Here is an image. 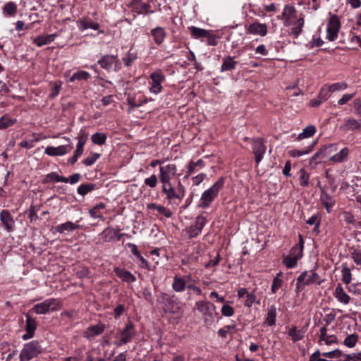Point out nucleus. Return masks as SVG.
Wrapping results in <instances>:
<instances>
[{
	"mask_svg": "<svg viewBox=\"0 0 361 361\" xmlns=\"http://www.w3.org/2000/svg\"><path fill=\"white\" fill-rule=\"evenodd\" d=\"M350 150L348 147L338 149V144L329 143L322 146L310 159L309 164L314 168L322 159L329 157L332 164H341L347 161Z\"/></svg>",
	"mask_w": 361,
	"mask_h": 361,
	"instance_id": "nucleus-1",
	"label": "nucleus"
},
{
	"mask_svg": "<svg viewBox=\"0 0 361 361\" xmlns=\"http://www.w3.org/2000/svg\"><path fill=\"white\" fill-rule=\"evenodd\" d=\"M224 183L225 178L221 177L209 188L204 190L200 198L198 207L202 209L209 208L224 188Z\"/></svg>",
	"mask_w": 361,
	"mask_h": 361,
	"instance_id": "nucleus-2",
	"label": "nucleus"
},
{
	"mask_svg": "<svg viewBox=\"0 0 361 361\" xmlns=\"http://www.w3.org/2000/svg\"><path fill=\"white\" fill-rule=\"evenodd\" d=\"M324 281L314 269L302 271L297 278L295 291L300 292L306 286L320 285Z\"/></svg>",
	"mask_w": 361,
	"mask_h": 361,
	"instance_id": "nucleus-3",
	"label": "nucleus"
},
{
	"mask_svg": "<svg viewBox=\"0 0 361 361\" xmlns=\"http://www.w3.org/2000/svg\"><path fill=\"white\" fill-rule=\"evenodd\" d=\"M161 190L166 195L167 200L171 202L173 200L181 201L185 196V188L180 180H178L176 185H173L171 182L161 183Z\"/></svg>",
	"mask_w": 361,
	"mask_h": 361,
	"instance_id": "nucleus-4",
	"label": "nucleus"
},
{
	"mask_svg": "<svg viewBox=\"0 0 361 361\" xmlns=\"http://www.w3.org/2000/svg\"><path fill=\"white\" fill-rule=\"evenodd\" d=\"M195 307L202 314L206 324L211 325L214 322L216 314L214 305L207 300H200L195 302Z\"/></svg>",
	"mask_w": 361,
	"mask_h": 361,
	"instance_id": "nucleus-5",
	"label": "nucleus"
},
{
	"mask_svg": "<svg viewBox=\"0 0 361 361\" xmlns=\"http://www.w3.org/2000/svg\"><path fill=\"white\" fill-rule=\"evenodd\" d=\"M42 348L37 341L25 343L20 353V361H30L42 353Z\"/></svg>",
	"mask_w": 361,
	"mask_h": 361,
	"instance_id": "nucleus-6",
	"label": "nucleus"
},
{
	"mask_svg": "<svg viewBox=\"0 0 361 361\" xmlns=\"http://www.w3.org/2000/svg\"><path fill=\"white\" fill-rule=\"evenodd\" d=\"M329 18L326 25V39L329 42L335 41L338 36V32L341 27L340 18L336 15L329 13Z\"/></svg>",
	"mask_w": 361,
	"mask_h": 361,
	"instance_id": "nucleus-7",
	"label": "nucleus"
},
{
	"mask_svg": "<svg viewBox=\"0 0 361 361\" xmlns=\"http://www.w3.org/2000/svg\"><path fill=\"white\" fill-rule=\"evenodd\" d=\"M206 223L207 219L204 216L202 215L197 216L195 221L184 230L187 238L192 239L197 237L202 233V230L206 225Z\"/></svg>",
	"mask_w": 361,
	"mask_h": 361,
	"instance_id": "nucleus-8",
	"label": "nucleus"
},
{
	"mask_svg": "<svg viewBox=\"0 0 361 361\" xmlns=\"http://www.w3.org/2000/svg\"><path fill=\"white\" fill-rule=\"evenodd\" d=\"M59 304V302L56 299H47L40 303L35 305L28 312H30V314L31 312H35L37 314H47L49 310H56Z\"/></svg>",
	"mask_w": 361,
	"mask_h": 361,
	"instance_id": "nucleus-9",
	"label": "nucleus"
},
{
	"mask_svg": "<svg viewBox=\"0 0 361 361\" xmlns=\"http://www.w3.org/2000/svg\"><path fill=\"white\" fill-rule=\"evenodd\" d=\"M149 92L158 94L162 91L161 83L165 80V75L161 69H157L150 74Z\"/></svg>",
	"mask_w": 361,
	"mask_h": 361,
	"instance_id": "nucleus-10",
	"label": "nucleus"
},
{
	"mask_svg": "<svg viewBox=\"0 0 361 361\" xmlns=\"http://www.w3.org/2000/svg\"><path fill=\"white\" fill-rule=\"evenodd\" d=\"M0 226L7 233H13L16 230V219L8 209L0 212Z\"/></svg>",
	"mask_w": 361,
	"mask_h": 361,
	"instance_id": "nucleus-11",
	"label": "nucleus"
},
{
	"mask_svg": "<svg viewBox=\"0 0 361 361\" xmlns=\"http://www.w3.org/2000/svg\"><path fill=\"white\" fill-rule=\"evenodd\" d=\"M159 178L161 183L171 182L177 175L178 169L175 164L169 163L159 166Z\"/></svg>",
	"mask_w": 361,
	"mask_h": 361,
	"instance_id": "nucleus-12",
	"label": "nucleus"
},
{
	"mask_svg": "<svg viewBox=\"0 0 361 361\" xmlns=\"http://www.w3.org/2000/svg\"><path fill=\"white\" fill-rule=\"evenodd\" d=\"M26 318L25 330V333L22 336V338L24 341L32 338L35 336V331L37 327V322L35 318H33L30 312L24 314Z\"/></svg>",
	"mask_w": 361,
	"mask_h": 361,
	"instance_id": "nucleus-13",
	"label": "nucleus"
},
{
	"mask_svg": "<svg viewBox=\"0 0 361 361\" xmlns=\"http://www.w3.org/2000/svg\"><path fill=\"white\" fill-rule=\"evenodd\" d=\"M161 298L164 303L165 311L170 313L177 312L180 309V301L174 295H169L165 293L161 295Z\"/></svg>",
	"mask_w": 361,
	"mask_h": 361,
	"instance_id": "nucleus-14",
	"label": "nucleus"
},
{
	"mask_svg": "<svg viewBox=\"0 0 361 361\" xmlns=\"http://www.w3.org/2000/svg\"><path fill=\"white\" fill-rule=\"evenodd\" d=\"M297 18V11L293 5L284 6L280 19L283 20L285 26H290Z\"/></svg>",
	"mask_w": 361,
	"mask_h": 361,
	"instance_id": "nucleus-15",
	"label": "nucleus"
},
{
	"mask_svg": "<svg viewBox=\"0 0 361 361\" xmlns=\"http://www.w3.org/2000/svg\"><path fill=\"white\" fill-rule=\"evenodd\" d=\"M135 332L134 324L132 322H128L126 324L125 328L121 331L120 340L117 343V345L121 346L129 343L135 334Z\"/></svg>",
	"mask_w": 361,
	"mask_h": 361,
	"instance_id": "nucleus-16",
	"label": "nucleus"
},
{
	"mask_svg": "<svg viewBox=\"0 0 361 361\" xmlns=\"http://www.w3.org/2000/svg\"><path fill=\"white\" fill-rule=\"evenodd\" d=\"M267 32L268 27L265 23L256 21L246 26L247 34L264 37L267 35Z\"/></svg>",
	"mask_w": 361,
	"mask_h": 361,
	"instance_id": "nucleus-17",
	"label": "nucleus"
},
{
	"mask_svg": "<svg viewBox=\"0 0 361 361\" xmlns=\"http://www.w3.org/2000/svg\"><path fill=\"white\" fill-rule=\"evenodd\" d=\"M267 147L262 139L258 138L252 142V152L255 154V160L257 164L262 160Z\"/></svg>",
	"mask_w": 361,
	"mask_h": 361,
	"instance_id": "nucleus-18",
	"label": "nucleus"
},
{
	"mask_svg": "<svg viewBox=\"0 0 361 361\" xmlns=\"http://www.w3.org/2000/svg\"><path fill=\"white\" fill-rule=\"evenodd\" d=\"M190 281L191 276L190 275H186L183 277L175 275L171 287L175 292L181 293L187 288L188 283Z\"/></svg>",
	"mask_w": 361,
	"mask_h": 361,
	"instance_id": "nucleus-19",
	"label": "nucleus"
},
{
	"mask_svg": "<svg viewBox=\"0 0 361 361\" xmlns=\"http://www.w3.org/2000/svg\"><path fill=\"white\" fill-rule=\"evenodd\" d=\"M72 149L73 145L71 144L58 147L48 146L46 147L44 153L51 157L63 156L71 152Z\"/></svg>",
	"mask_w": 361,
	"mask_h": 361,
	"instance_id": "nucleus-20",
	"label": "nucleus"
},
{
	"mask_svg": "<svg viewBox=\"0 0 361 361\" xmlns=\"http://www.w3.org/2000/svg\"><path fill=\"white\" fill-rule=\"evenodd\" d=\"M76 25L78 30L81 32H83L88 28H91L94 30H99V33H104V30L99 29V24L92 21L91 19L88 17H82L79 18L76 21Z\"/></svg>",
	"mask_w": 361,
	"mask_h": 361,
	"instance_id": "nucleus-21",
	"label": "nucleus"
},
{
	"mask_svg": "<svg viewBox=\"0 0 361 361\" xmlns=\"http://www.w3.org/2000/svg\"><path fill=\"white\" fill-rule=\"evenodd\" d=\"M105 329V325L99 323L96 325L88 326L83 332V336L87 339H92L95 336L101 335Z\"/></svg>",
	"mask_w": 361,
	"mask_h": 361,
	"instance_id": "nucleus-22",
	"label": "nucleus"
},
{
	"mask_svg": "<svg viewBox=\"0 0 361 361\" xmlns=\"http://www.w3.org/2000/svg\"><path fill=\"white\" fill-rule=\"evenodd\" d=\"M150 36L152 37L154 44L159 46L164 42L166 37V32L164 27L157 26L150 30Z\"/></svg>",
	"mask_w": 361,
	"mask_h": 361,
	"instance_id": "nucleus-23",
	"label": "nucleus"
},
{
	"mask_svg": "<svg viewBox=\"0 0 361 361\" xmlns=\"http://www.w3.org/2000/svg\"><path fill=\"white\" fill-rule=\"evenodd\" d=\"M118 60L116 56L114 55H104L97 63L100 65L101 68L109 71L111 70L114 64L116 66Z\"/></svg>",
	"mask_w": 361,
	"mask_h": 361,
	"instance_id": "nucleus-24",
	"label": "nucleus"
},
{
	"mask_svg": "<svg viewBox=\"0 0 361 361\" xmlns=\"http://www.w3.org/2000/svg\"><path fill=\"white\" fill-rule=\"evenodd\" d=\"M333 295L339 302L343 305H348L350 302V297L344 290L341 283L337 284Z\"/></svg>",
	"mask_w": 361,
	"mask_h": 361,
	"instance_id": "nucleus-25",
	"label": "nucleus"
},
{
	"mask_svg": "<svg viewBox=\"0 0 361 361\" xmlns=\"http://www.w3.org/2000/svg\"><path fill=\"white\" fill-rule=\"evenodd\" d=\"M114 271L124 282L132 283L136 281V277L130 271L125 269L115 267Z\"/></svg>",
	"mask_w": 361,
	"mask_h": 361,
	"instance_id": "nucleus-26",
	"label": "nucleus"
},
{
	"mask_svg": "<svg viewBox=\"0 0 361 361\" xmlns=\"http://www.w3.org/2000/svg\"><path fill=\"white\" fill-rule=\"evenodd\" d=\"M336 343H337V337L335 335H329L326 328L325 326L322 327L320 329L319 343L329 345Z\"/></svg>",
	"mask_w": 361,
	"mask_h": 361,
	"instance_id": "nucleus-27",
	"label": "nucleus"
},
{
	"mask_svg": "<svg viewBox=\"0 0 361 361\" xmlns=\"http://www.w3.org/2000/svg\"><path fill=\"white\" fill-rule=\"evenodd\" d=\"M80 227H81L80 225L68 221L63 224L56 226L54 227V230L57 233H65L67 232H71V231L77 230V229L80 228Z\"/></svg>",
	"mask_w": 361,
	"mask_h": 361,
	"instance_id": "nucleus-28",
	"label": "nucleus"
},
{
	"mask_svg": "<svg viewBox=\"0 0 361 361\" xmlns=\"http://www.w3.org/2000/svg\"><path fill=\"white\" fill-rule=\"evenodd\" d=\"M57 36L56 32L47 35H39L33 39V43L41 47L52 42Z\"/></svg>",
	"mask_w": 361,
	"mask_h": 361,
	"instance_id": "nucleus-29",
	"label": "nucleus"
},
{
	"mask_svg": "<svg viewBox=\"0 0 361 361\" xmlns=\"http://www.w3.org/2000/svg\"><path fill=\"white\" fill-rule=\"evenodd\" d=\"M116 228L108 226L102 233H99V236L104 242L109 243L115 241L116 240Z\"/></svg>",
	"mask_w": 361,
	"mask_h": 361,
	"instance_id": "nucleus-30",
	"label": "nucleus"
},
{
	"mask_svg": "<svg viewBox=\"0 0 361 361\" xmlns=\"http://www.w3.org/2000/svg\"><path fill=\"white\" fill-rule=\"evenodd\" d=\"M320 201L322 205L325 207L326 212L330 213L333 207L335 204V200L327 192H322L320 196Z\"/></svg>",
	"mask_w": 361,
	"mask_h": 361,
	"instance_id": "nucleus-31",
	"label": "nucleus"
},
{
	"mask_svg": "<svg viewBox=\"0 0 361 361\" xmlns=\"http://www.w3.org/2000/svg\"><path fill=\"white\" fill-rule=\"evenodd\" d=\"M305 20L303 16H300L297 18L296 20L293 21V23L291 25L293 27L290 30V34L293 35L295 38H297L302 32Z\"/></svg>",
	"mask_w": 361,
	"mask_h": 361,
	"instance_id": "nucleus-32",
	"label": "nucleus"
},
{
	"mask_svg": "<svg viewBox=\"0 0 361 361\" xmlns=\"http://www.w3.org/2000/svg\"><path fill=\"white\" fill-rule=\"evenodd\" d=\"M303 249L304 240L302 236L299 235V243L291 248L289 255L293 257H295L298 259H300L302 257Z\"/></svg>",
	"mask_w": 361,
	"mask_h": 361,
	"instance_id": "nucleus-33",
	"label": "nucleus"
},
{
	"mask_svg": "<svg viewBox=\"0 0 361 361\" xmlns=\"http://www.w3.org/2000/svg\"><path fill=\"white\" fill-rule=\"evenodd\" d=\"M305 331L304 328L298 329L296 326H293L288 331V336L291 337L293 342H297L305 337Z\"/></svg>",
	"mask_w": 361,
	"mask_h": 361,
	"instance_id": "nucleus-34",
	"label": "nucleus"
},
{
	"mask_svg": "<svg viewBox=\"0 0 361 361\" xmlns=\"http://www.w3.org/2000/svg\"><path fill=\"white\" fill-rule=\"evenodd\" d=\"M66 180H66V177L61 176L56 172H51V173L47 174L44 176V178L42 180V183L44 184H47V183H59V182L66 183Z\"/></svg>",
	"mask_w": 361,
	"mask_h": 361,
	"instance_id": "nucleus-35",
	"label": "nucleus"
},
{
	"mask_svg": "<svg viewBox=\"0 0 361 361\" xmlns=\"http://www.w3.org/2000/svg\"><path fill=\"white\" fill-rule=\"evenodd\" d=\"M237 61L234 60L233 56H228L223 59L222 64L221 66V71H228L235 68Z\"/></svg>",
	"mask_w": 361,
	"mask_h": 361,
	"instance_id": "nucleus-36",
	"label": "nucleus"
},
{
	"mask_svg": "<svg viewBox=\"0 0 361 361\" xmlns=\"http://www.w3.org/2000/svg\"><path fill=\"white\" fill-rule=\"evenodd\" d=\"M147 208L150 210H157L159 214H162L166 218L171 217L173 213L171 211L162 205H159L155 203H150L147 205Z\"/></svg>",
	"mask_w": 361,
	"mask_h": 361,
	"instance_id": "nucleus-37",
	"label": "nucleus"
},
{
	"mask_svg": "<svg viewBox=\"0 0 361 361\" xmlns=\"http://www.w3.org/2000/svg\"><path fill=\"white\" fill-rule=\"evenodd\" d=\"M18 12L17 5L13 2L9 1L6 3L2 8V13L4 16L8 17H13Z\"/></svg>",
	"mask_w": 361,
	"mask_h": 361,
	"instance_id": "nucleus-38",
	"label": "nucleus"
},
{
	"mask_svg": "<svg viewBox=\"0 0 361 361\" xmlns=\"http://www.w3.org/2000/svg\"><path fill=\"white\" fill-rule=\"evenodd\" d=\"M276 314V307L274 305L269 306L268 308V312L265 319V322L269 326H272L275 325Z\"/></svg>",
	"mask_w": 361,
	"mask_h": 361,
	"instance_id": "nucleus-39",
	"label": "nucleus"
},
{
	"mask_svg": "<svg viewBox=\"0 0 361 361\" xmlns=\"http://www.w3.org/2000/svg\"><path fill=\"white\" fill-rule=\"evenodd\" d=\"M76 138L78 143L75 149L83 152L84 146L88 140V134L84 130H80Z\"/></svg>",
	"mask_w": 361,
	"mask_h": 361,
	"instance_id": "nucleus-40",
	"label": "nucleus"
},
{
	"mask_svg": "<svg viewBox=\"0 0 361 361\" xmlns=\"http://www.w3.org/2000/svg\"><path fill=\"white\" fill-rule=\"evenodd\" d=\"M106 205L104 203L100 202L97 204L92 209H90L89 214L91 217L94 219H100L104 220L103 214L101 212V210L105 208Z\"/></svg>",
	"mask_w": 361,
	"mask_h": 361,
	"instance_id": "nucleus-41",
	"label": "nucleus"
},
{
	"mask_svg": "<svg viewBox=\"0 0 361 361\" xmlns=\"http://www.w3.org/2000/svg\"><path fill=\"white\" fill-rule=\"evenodd\" d=\"M190 30L192 37L195 39L204 38L208 35L209 30L200 28L195 26H190L188 27Z\"/></svg>",
	"mask_w": 361,
	"mask_h": 361,
	"instance_id": "nucleus-42",
	"label": "nucleus"
},
{
	"mask_svg": "<svg viewBox=\"0 0 361 361\" xmlns=\"http://www.w3.org/2000/svg\"><path fill=\"white\" fill-rule=\"evenodd\" d=\"M204 166V162L202 159H198L197 161H190L188 165L187 176L197 171V169H202Z\"/></svg>",
	"mask_w": 361,
	"mask_h": 361,
	"instance_id": "nucleus-43",
	"label": "nucleus"
},
{
	"mask_svg": "<svg viewBox=\"0 0 361 361\" xmlns=\"http://www.w3.org/2000/svg\"><path fill=\"white\" fill-rule=\"evenodd\" d=\"M344 127L348 130H354L361 128V122L355 118H348L345 121Z\"/></svg>",
	"mask_w": 361,
	"mask_h": 361,
	"instance_id": "nucleus-44",
	"label": "nucleus"
},
{
	"mask_svg": "<svg viewBox=\"0 0 361 361\" xmlns=\"http://www.w3.org/2000/svg\"><path fill=\"white\" fill-rule=\"evenodd\" d=\"M95 188H96V186H95L94 184H93V183H85V184L80 185L78 188L77 192H78V193L79 195H80L82 196H85L87 193H89L90 192H92L94 190H95Z\"/></svg>",
	"mask_w": 361,
	"mask_h": 361,
	"instance_id": "nucleus-45",
	"label": "nucleus"
},
{
	"mask_svg": "<svg viewBox=\"0 0 361 361\" xmlns=\"http://www.w3.org/2000/svg\"><path fill=\"white\" fill-rule=\"evenodd\" d=\"M90 78V74L85 71H79L74 73L70 78V82L75 80H87Z\"/></svg>",
	"mask_w": 361,
	"mask_h": 361,
	"instance_id": "nucleus-46",
	"label": "nucleus"
},
{
	"mask_svg": "<svg viewBox=\"0 0 361 361\" xmlns=\"http://www.w3.org/2000/svg\"><path fill=\"white\" fill-rule=\"evenodd\" d=\"M107 137L104 133H96L91 137L92 142L97 145H102L105 144Z\"/></svg>",
	"mask_w": 361,
	"mask_h": 361,
	"instance_id": "nucleus-47",
	"label": "nucleus"
},
{
	"mask_svg": "<svg viewBox=\"0 0 361 361\" xmlns=\"http://www.w3.org/2000/svg\"><path fill=\"white\" fill-rule=\"evenodd\" d=\"M316 132V128L314 126H308L305 128L301 133H300L298 136V140H301L302 138L310 137L314 135Z\"/></svg>",
	"mask_w": 361,
	"mask_h": 361,
	"instance_id": "nucleus-48",
	"label": "nucleus"
},
{
	"mask_svg": "<svg viewBox=\"0 0 361 361\" xmlns=\"http://www.w3.org/2000/svg\"><path fill=\"white\" fill-rule=\"evenodd\" d=\"M331 92L330 91V88L328 84H326L322 87L320 91L318 94V97L322 99V101H326L331 96Z\"/></svg>",
	"mask_w": 361,
	"mask_h": 361,
	"instance_id": "nucleus-49",
	"label": "nucleus"
},
{
	"mask_svg": "<svg viewBox=\"0 0 361 361\" xmlns=\"http://www.w3.org/2000/svg\"><path fill=\"white\" fill-rule=\"evenodd\" d=\"M299 180L301 186H308L310 180V174L304 169H302L299 171Z\"/></svg>",
	"mask_w": 361,
	"mask_h": 361,
	"instance_id": "nucleus-50",
	"label": "nucleus"
},
{
	"mask_svg": "<svg viewBox=\"0 0 361 361\" xmlns=\"http://www.w3.org/2000/svg\"><path fill=\"white\" fill-rule=\"evenodd\" d=\"M341 274L343 282L345 284L348 285L351 281L352 276L350 269L346 265H343Z\"/></svg>",
	"mask_w": 361,
	"mask_h": 361,
	"instance_id": "nucleus-51",
	"label": "nucleus"
},
{
	"mask_svg": "<svg viewBox=\"0 0 361 361\" xmlns=\"http://www.w3.org/2000/svg\"><path fill=\"white\" fill-rule=\"evenodd\" d=\"M358 341V336L353 334L348 335L343 341V344L348 348H353Z\"/></svg>",
	"mask_w": 361,
	"mask_h": 361,
	"instance_id": "nucleus-52",
	"label": "nucleus"
},
{
	"mask_svg": "<svg viewBox=\"0 0 361 361\" xmlns=\"http://www.w3.org/2000/svg\"><path fill=\"white\" fill-rule=\"evenodd\" d=\"M298 260L295 257L288 255L283 258V262L288 269H291L296 267Z\"/></svg>",
	"mask_w": 361,
	"mask_h": 361,
	"instance_id": "nucleus-53",
	"label": "nucleus"
},
{
	"mask_svg": "<svg viewBox=\"0 0 361 361\" xmlns=\"http://www.w3.org/2000/svg\"><path fill=\"white\" fill-rule=\"evenodd\" d=\"M281 274V272L277 274V275L273 279L271 288V293L273 294L276 293V291L282 286L283 280L279 278Z\"/></svg>",
	"mask_w": 361,
	"mask_h": 361,
	"instance_id": "nucleus-54",
	"label": "nucleus"
},
{
	"mask_svg": "<svg viewBox=\"0 0 361 361\" xmlns=\"http://www.w3.org/2000/svg\"><path fill=\"white\" fill-rule=\"evenodd\" d=\"M312 148L313 145L309 146L305 150H299L294 149L288 151V154L292 157H298L309 154L312 150Z\"/></svg>",
	"mask_w": 361,
	"mask_h": 361,
	"instance_id": "nucleus-55",
	"label": "nucleus"
},
{
	"mask_svg": "<svg viewBox=\"0 0 361 361\" xmlns=\"http://www.w3.org/2000/svg\"><path fill=\"white\" fill-rule=\"evenodd\" d=\"M137 59V54L135 52H132L130 50L128 54L123 57L122 60L126 66H130L133 62Z\"/></svg>",
	"mask_w": 361,
	"mask_h": 361,
	"instance_id": "nucleus-56",
	"label": "nucleus"
},
{
	"mask_svg": "<svg viewBox=\"0 0 361 361\" xmlns=\"http://www.w3.org/2000/svg\"><path fill=\"white\" fill-rule=\"evenodd\" d=\"M100 157V154L92 152L91 154L83 159L82 163L87 166L93 165Z\"/></svg>",
	"mask_w": 361,
	"mask_h": 361,
	"instance_id": "nucleus-57",
	"label": "nucleus"
},
{
	"mask_svg": "<svg viewBox=\"0 0 361 361\" xmlns=\"http://www.w3.org/2000/svg\"><path fill=\"white\" fill-rule=\"evenodd\" d=\"M329 87L330 88V91L333 93L336 91H343L346 90L348 88V85L345 82H340L329 85Z\"/></svg>",
	"mask_w": 361,
	"mask_h": 361,
	"instance_id": "nucleus-58",
	"label": "nucleus"
},
{
	"mask_svg": "<svg viewBox=\"0 0 361 361\" xmlns=\"http://www.w3.org/2000/svg\"><path fill=\"white\" fill-rule=\"evenodd\" d=\"M259 303V300H257L255 291L249 293L246 296V300L244 302V305L247 307H250L254 303Z\"/></svg>",
	"mask_w": 361,
	"mask_h": 361,
	"instance_id": "nucleus-59",
	"label": "nucleus"
},
{
	"mask_svg": "<svg viewBox=\"0 0 361 361\" xmlns=\"http://www.w3.org/2000/svg\"><path fill=\"white\" fill-rule=\"evenodd\" d=\"M15 120L10 118L8 116H4L0 118V129H6L8 127L13 126Z\"/></svg>",
	"mask_w": 361,
	"mask_h": 361,
	"instance_id": "nucleus-60",
	"label": "nucleus"
},
{
	"mask_svg": "<svg viewBox=\"0 0 361 361\" xmlns=\"http://www.w3.org/2000/svg\"><path fill=\"white\" fill-rule=\"evenodd\" d=\"M144 183L151 188H155L158 184V178L155 174H152L149 177L145 179Z\"/></svg>",
	"mask_w": 361,
	"mask_h": 361,
	"instance_id": "nucleus-61",
	"label": "nucleus"
},
{
	"mask_svg": "<svg viewBox=\"0 0 361 361\" xmlns=\"http://www.w3.org/2000/svg\"><path fill=\"white\" fill-rule=\"evenodd\" d=\"M355 92L351 94H344L341 99L338 101V106H343L347 104L349 101H350L355 96Z\"/></svg>",
	"mask_w": 361,
	"mask_h": 361,
	"instance_id": "nucleus-62",
	"label": "nucleus"
},
{
	"mask_svg": "<svg viewBox=\"0 0 361 361\" xmlns=\"http://www.w3.org/2000/svg\"><path fill=\"white\" fill-rule=\"evenodd\" d=\"M354 114L358 116H361V98L355 99L353 102Z\"/></svg>",
	"mask_w": 361,
	"mask_h": 361,
	"instance_id": "nucleus-63",
	"label": "nucleus"
},
{
	"mask_svg": "<svg viewBox=\"0 0 361 361\" xmlns=\"http://www.w3.org/2000/svg\"><path fill=\"white\" fill-rule=\"evenodd\" d=\"M351 257L357 265L361 266V250H355L351 253Z\"/></svg>",
	"mask_w": 361,
	"mask_h": 361,
	"instance_id": "nucleus-64",
	"label": "nucleus"
}]
</instances>
